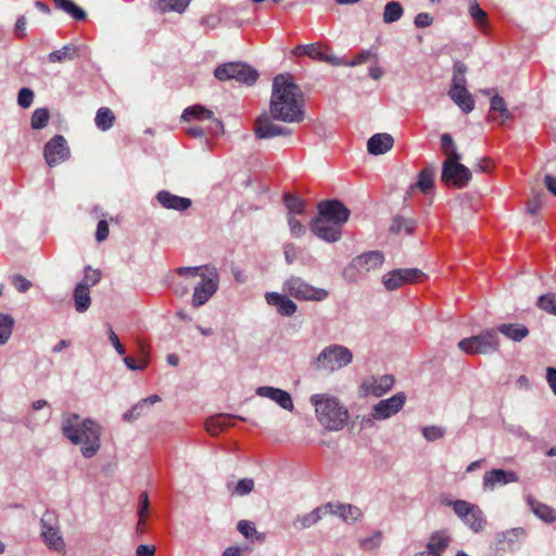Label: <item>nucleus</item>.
Returning <instances> with one entry per match:
<instances>
[{
    "label": "nucleus",
    "instance_id": "9",
    "mask_svg": "<svg viewBox=\"0 0 556 556\" xmlns=\"http://www.w3.org/2000/svg\"><path fill=\"white\" fill-rule=\"evenodd\" d=\"M383 262L384 256L380 251H369L354 257L348 270L350 275H367L379 269Z\"/></svg>",
    "mask_w": 556,
    "mask_h": 556
},
{
    "label": "nucleus",
    "instance_id": "32",
    "mask_svg": "<svg viewBox=\"0 0 556 556\" xmlns=\"http://www.w3.org/2000/svg\"><path fill=\"white\" fill-rule=\"evenodd\" d=\"M450 542L451 538L446 533L442 531L434 532L427 543L426 551L442 556V553L447 548Z\"/></svg>",
    "mask_w": 556,
    "mask_h": 556
},
{
    "label": "nucleus",
    "instance_id": "45",
    "mask_svg": "<svg viewBox=\"0 0 556 556\" xmlns=\"http://www.w3.org/2000/svg\"><path fill=\"white\" fill-rule=\"evenodd\" d=\"M14 319L8 314L0 313V345L8 342L12 334Z\"/></svg>",
    "mask_w": 556,
    "mask_h": 556
},
{
    "label": "nucleus",
    "instance_id": "6",
    "mask_svg": "<svg viewBox=\"0 0 556 556\" xmlns=\"http://www.w3.org/2000/svg\"><path fill=\"white\" fill-rule=\"evenodd\" d=\"M458 348L470 355L497 352L500 339L495 329H488L478 336L465 338L458 342Z\"/></svg>",
    "mask_w": 556,
    "mask_h": 556
},
{
    "label": "nucleus",
    "instance_id": "19",
    "mask_svg": "<svg viewBox=\"0 0 556 556\" xmlns=\"http://www.w3.org/2000/svg\"><path fill=\"white\" fill-rule=\"evenodd\" d=\"M518 481V476L514 471L503 469H492L486 471L483 477V485L486 489H494L497 484H507Z\"/></svg>",
    "mask_w": 556,
    "mask_h": 556
},
{
    "label": "nucleus",
    "instance_id": "23",
    "mask_svg": "<svg viewBox=\"0 0 556 556\" xmlns=\"http://www.w3.org/2000/svg\"><path fill=\"white\" fill-rule=\"evenodd\" d=\"M393 143L394 139L391 135L386 132L376 134L369 138L367 142V150L372 155H379L390 151Z\"/></svg>",
    "mask_w": 556,
    "mask_h": 556
},
{
    "label": "nucleus",
    "instance_id": "44",
    "mask_svg": "<svg viewBox=\"0 0 556 556\" xmlns=\"http://www.w3.org/2000/svg\"><path fill=\"white\" fill-rule=\"evenodd\" d=\"M428 273H424L418 268H397L390 270L387 275L388 278H427Z\"/></svg>",
    "mask_w": 556,
    "mask_h": 556
},
{
    "label": "nucleus",
    "instance_id": "48",
    "mask_svg": "<svg viewBox=\"0 0 556 556\" xmlns=\"http://www.w3.org/2000/svg\"><path fill=\"white\" fill-rule=\"evenodd\" d=\"M453 510L455 514L464 520L466 517L470 515V513L477 511V505L471 504L469 502L463 501V500H456L451 503Z\"/></svg>",
    "mask_w": 556,
    "mask_h": 556
},
{
    "label": "nucleus",
    "instance_id": "59",
    "mask_svg": "<svg viewBox=\"0 0 556 556\" xmlns=\"http://www.w3.org/2000/svg\"><path fill=\"white\" fill-rule=\"evenodd\" d=\"M109 224L106 220H100L97 225L96 240L98 242L104 241L109 237Z\"/></svg>",
    "mask_w": 556,
    "mask_h": 556
},
{
    "label": "nucleus",
    "instance_id": "17",
    "mask_svg": "<svg viewBox=\"0 0 556 556\" xmlns=\"http://www.w3.org/2000/svg\"><path fill=\"white\" fill-rule=\"evenodd\" d=\"M394 378L390 375H384L379 378L369 377L364 379L361 389L364 395H374L380 397L392 389Z\"/></svg>",
    "mask_w": 556,
    "mask_h": 556
},
{
    "label": "nucleus",
    "instance_id": "33",
    "mask_svg": "<svg viewBox=\"0 0 556 556\" xmlns=\"http://www.w3.org/2000/svg\"><path fill=\"white\" fill-rule=\"evenodd\" d=\"M496 331L514 341H521L529 334L528 328L520 324H502Z\"/></svg>",
    "mask_w": 556,
    "mask_h": 556
},
{
    "label": "nucleus",
    "instance_id": "25",
    "mask_svg": "<svg viewBox=\"0 0 556 556\" xmlns=\"http://www.w3.org/2000/svg\"><path fill=\"white\" fill-rule=\"evenodd\" d=\"M236 418V416L227 414L213 416L206 420L205 429L211 435L216 437L227 428L233 426Z\"/></svg>",
    "mask_w": 556,
    "mask_h": 556
},
{
    "label": "nucleus",
    "instance_id": "31",
    "mask_svg": "<svg viewBox=\"0 0 556 556\" xmlns=\"http://www.w3.org/2000/svg\"><path fill=\"white\" fill-rule=\"evenodd\" d=\"M78 47L74 43L63 46L61 49L52 51L48 54L50 63H62L72 61L78 56Z\"/></svg>",
    "mask_w": 556,
    "mask_h": 556
},
{
    "label": "nucleus",
    "instance_id": "8",
    "mask_svg": "<svg viewBox=\"0 0 556 556\" xmlns=\"http://www.w3.org/2000/svg\"><path fill=\"white\" fill-rule=\"evenodd\" d=\"M471 178V170L467 166L463 165L460 161L442 163L441 180L446 186H453L462 189L469 184Z\"/></svg>",
    "mask_w": 556,
    "mask_h": 556
},
{
    "label": "nucleus",
    "instance_id": "63",
    "mask_svg": "<svg viewBox=\"0 0 556 556\" xmlns=\"http://www.w3.org/2000/svg\"><path fill=\"white\" fill-rule=\"evenodd\" d=\"M143 408V404L138 403L131 409L127 410L123 418L126 421H132L134 419L138 418L140 416V410Z\"/></svg>",
    "mask_w": 556,
    "mask_h": 556
},
{
    "label": "nucleus",
    "instance_id": "16",
    "mask_svg": "<svg viewBox=\"0 0 556 556\" xmlns=\"http://www.w3.org/2000/svg\"><path fill=\"white\" fill-rule=\"evenodd\" d=\"M342 227L331 223L325 218L315 217L311 222V231L319 239L332 243L340 240L342 236Z\"/></svg>",
    "mask_w": 556,
    "mask_h": 556
},
{
    "label": "nucleus",
    "instance_id": "1",
    "mask_svg": "<svg viewBox=\"0 0 556 556\" xmlns=\"http://www.w3.org/2000/svg\"><path fill=\"white\" fill-rule=\"evenodd\" d=\"M304 96L291 74H279L273 80L269 113L261 114L254 124V132L260 139L289 136L291 130L279 126L275 121L300 123L304 119Z\"/></svg>",
    "mask_w": 556,
    "mask_h": 556
},
{
    "label": "nucleus",
    "instance_id": "10",
    "mask_svg": "<svg viewBox=\"0 0 556 556\" xmlns=\"http://www.w3.org/2000/svg\"><path fill=\"white\" fill-rule=\"evenodd\" d=\"M292 53L296 56L306 55L312 60L325 62L332 66L344 64L341 59L330 52L328 47L321 43L299 45L293 49Z\"/></svg>",
    "mask_w": 556,
    "mask_h": 556
},
{
    "label": "nucleus",
    "instance_id": "36",
    "mask_svg": "<svg viewBox=\"0 0 556 556\" xmlns=\"http://www.w3.org/2000/svg\"><path fill=\"white\" fill-rule=\"evenodd\" d=\"M528 503L532 511L542 520L546 522H553L556 519L554 509L532 497L528 498Z\"/></svg>",
    "mask_w": 556,
    "mask_h": 556
},
{
    "label": "nucleus",
    "instance_id": "54",
    "mask_svg": "<svg viewBox=\"0 0 556 556\" xmlns=\"http://www.w3.org/2000/svg\"><path fill=\"white\" fill-rule=\"evenodd\" d=\"M445 430L437 426H429L422 429V434L428 441H435L443 438Z\"/></svg>",
    "mask_w": 556,
    "mask_h": 556
},
{
    "label": "nucleus",
    "instance_id": "41",
    "mask_svg": "<svg viewBox=\"0 0 556 556\" xmlns=\"http://www.w3.org/2000/svg\"><path fill=\"white\" fill-rule=\"evenodd\" d=\"M403 7L397 1H390L386 4L383 11V22L391 24L399 21L403 15Z\"/></svg>",
    "mask_w": 556,
    "mask_h": 556
},
{
    "label": "nucleus",
    "instance_id": "15",
    "mask_svg": "<svg viewBox=\"0 0 556 556\" xmlns=\"http://www.w3.org/2000/svg\"><path fill=\"white\" fill-rule=\"evenodd\" d=\"M405 401L406 395L404 392H399L390 399L381 400L372 407L371 417L379 420L390 418L402 409Z\"/></svg>",
    "mask_w": 556,
    "mask_h": 556
},
{
    "label": "nucleus",
    "instance_id": "53",
    "mask_svg": "<svg viewBox=\"0 0 556 556\" xmlns=\"http://www.w3.org/2000/svg\"><path fill=\"white\" fill-rule=\"evenodd\" d=\"M34 100V91L29 88H22L18 91L17 103L20 106L27 109L31 105Z\"/></svg>",
    "mask_w": 556,
    "mask_h": 556
},
{
    "label": "nucleus",
    "instance_id": "51",
    "mask_svg": "<svg viewBox=\"0 0 556 556\" xmlns=\"http://www.w3.org/2000/svg\"><path fill=\"white\" fill-rule=\"evenodd\" d=\"M287 219L293 237L300 238L306 233V227L294 215H288Z\"/></svg>",
    "mask_w": 556,
    "mask_h": 556
},
{
    "label": "nucleus",
    "instance_id": "37",
    "mask_svg": "<svg viewBox=\"0 0 556 556\" xmlns=\"http://www.w3.org/2000/svg\"><path fill=\"white\" fill-rule=\"evenodd\" d=\"M94 122L99 129L106 131L113 127L115 115L109 108H100L97 111Z\"/></svg>",
    "mask_w": 556,
    "mask_h": 556
},
{
    "label": "nucleus",
    "instance_id": "61",
    "mask_svg": "<svg viewBox=\"0 0 556 556\" xmlns=\"http://www.w3.org/2000/svg\"><path fill=\"white\" fill-rule=\"evenodd\" d=\"M381 542V534L378 532L372 538L364 539L361 541V546L364 549H372L377 547Z\"/></svg>",
    "mask_w": 556,
    "mask_h": 556
},
{
    "label": "nucleus",
    "instance_id": "57",
    "mask_svg": "<svg viewBox=\"0 0 556 556\" xmlns=\"http://www.w3.org/2000/svg\"><path fill=\"white\" fill-rule=\"evenodd\" d=\"M543 201L541 195H535L527 202L526 210L529 214L535 215L542 207Z\"/></svg>",
    "mask_w": 556,
    "mask_h": 556
},
{
    "label": "nucleus",
    "instance_id": "42",
    "mask_svg": "<svg viewBox=\"0 0 556 556\" xmlns=\"http://www.w3.org/2000/svg\"><path fill=\"white\" fill-rule=\"evenodd\" d=\"M468 13L475 21L476 25L484 30L488 27L489 18L484 10L481 9L478 2H472L468 8Z\"/></svg>",
    "mask_w": 556,
    "mask_h": 556
},
{
    "label": "nucleus",
    "instance_id": "30",
    "mask_svg": "<svg viewBox=\"0 0 556 556\" xmlns=\"http://www.w3.org/2000/svg\"><path fill=\"white\" fill-rule=\"evenodd\" d=\"M73 296L76 311L79 313L86 312L91 304L90 286L85 282L78 283L74 290Z\"/></svg>",
    "mask_w": 556,
    "mask_h": 556
},
{
    "label": "nucleus",
    "instance_id": "55",
    "mask_svg": "<svg viewBox=\"0 0 556 556\" xmlns=\"http://www.w3.org/2000/svg\"><path fill=\"white\" fill-rule=\"evenodd\" d=\"M124 362L127 365V367L130 369L143 370L148 367V358L147 357L139 358V361H137L131 356H126L124 358Z\"/></svg>",
    "mask_w": 556,
    "mask_h": 556
},
{
    "label": "nucleus",
    "instance_id": "28",
    "mask_svg": "<svg viewBox=\"0 0 556 556\" xmlns=\"http://www.w3.org/2000/svg\"><path fill=\"white\" fill-rule=\"evenodd\" d=\"M328 514L337 515L345 522H354L362 517V510L358 507L341 503H331V510H328Z\"/></svg>",
    "mask_w": 556,
    "mask_h": 556
},
{
    "label": "nucleus",
    "instance_id": "3",
    "mask_svg": "<svg viewBox=\"0 0 556 556\" xmlns=\"http://www.w3.org/2000/svg\"><path fill=\"white\" fill-rule=\"evenodd\" d=\"M311 403L315 406L318 421L330 431H338L348 421V409L340 404L337 397L329 394H314Z\"/></svg>",
    "mask_w": 556,
    "mask_h": 556
},
{
    "label": "nucleus",
    "instance_id": "56",
    "mask_svg": "<svg viewBox=\"0 0 556 556\" xmlns=\"http://www.w3.org/2000/svg\"><path fill=\"white\" fill-rule=\"evenodd\" d=\"M433 23V17L426 12L418 13L415 16L414 24L417 28L428 27Z\"/></svg>",
    "mask_w": 556,
    "mask_h": 556
},
{
    "label": "nucleus",
    "instance_id": "26",
    "mask_svg": "<svg viewBox=\"0 0 556 556\" xmlns=\"http://www.w3.org/2000/svg\"><path fill=\"white\" fill-rule=\"evenodd\" d=\"M266 301L269 305L276 306L279 314L283 316H291L296 311V305L294 302H292L286 295L276 292L266 293Z\"/></svg>",
    "mask_w": 556,
    "mask_h": 556
},
{
    "label": "nucleus",
    "instance_id": "24",
    "mask_svg": "<svg viewBox=\"0 0 556 556\" xmlns=\"http://www.w3.org/2000/svg\"><path fill=\"white\" fill-rule=\"evenodd\" d=\"M217 283L215 280H201L194 288L192 305L199 307L206 303L208 299L216 292Z\"/></svg>",
    "mask_w": 556,
    "mask_h": 556
},
{
    "label": "nucleus",
    "instance_id": "4",
    "mask_svg": "<svg viewBox=\"0 0 556 556\" xmlns=\"http://www.w3.org/2000/svg\"><path fill=\"white\" fill-rule=\"evenodd\" d=\"M466 72L467 66L463 62L456 61L454 63V74L448 97L465 113H469L475 109V100L466 88Z\"/></svg>",
    "mask_w": 556,
    "mask_h": 556
},
{
    "label": "nucleus",
    "instance_id": "13",
    "mask_svg": "<svg viewBox=\"0 0 556 556\" xmlns=\"http://www.w3.org/2000/svg\"><path fill=\"white\" fill-rule=\"evenodd\" d=\"M56 516L52 511H46L41 518L42 536L50 548L62 552L65 543L59 534Z\"/></svg>",
    "mask_w": 556,
    "mask_h": 556
},
{
    "label": "nucleus",
    "instance_id": "11",
    "mask_svg": "<svg viewBox=\"0 0 556 556\" xmlns=\"http://www.w3.org/2000/svg\"><path fill=\"white\" fill-rule=\"evenodd\" d=\"M71 151L62 135L52 137L43 148V156L50 167H54L70 159Z\"/></svg>",
    "mask_w": 556,
    "mask_h": 556
},
{
    "label": "nucleus",
    "instance_id": "29",
    "mask_svg": "<svg viewBox=\"0 0 556 556\" xmlns=\"http://www.w3.org/2000/svg\"><path fill=\"white\" fill-rule=\"evenodd\" d=\"M175 274L178 276H192L199 278H217L218 271L215 266L202 265L194 267H178L175 269Z\"/></svg>",
    "mask_w": 556,
    "mask_h": 556
},
{
    "label": "nucleus",
    "instance_id": "2",
    "mask_svg": "<svg viewBox=\"0 0 556 556\" xmlns=\"http://www.w3.org/2000/svg\"><path fill=\"white\" fill-rule=\"evenodd\" d=\"M62 433L73 444L80 445L86 458L93 457L101 446L102 427L90 418L81 419L76 413L66 414L62 421Z\"/></svg>",
    "mask_w": 556,
    "mask_h": 556
},
{
    "label": "nucleus",
    "instance_id": "20",
    "mask_svg": "<svg viewBox=\"0 0 556 556\" xmlns=\"http://www.w3.org/2000/svg\"><path fill=\"white\" fill-rule=\"evenodd\" d=\"M434 175L435 167L433 165L422 168L418 174L417 181L407 189V195H410L416 189L420 190L424 194L430 192L434 185Z\"/></svg>",
    "mask_w": 556,
    "mask_h": 556
},
{
    "label": "nucleus",
    "instance_id": "40",
    "mask_svg": "<svg viewBox=\"0 0 556 556\" xmlns=\"http://www.w3.org/2000/svg\"><path fill=\"white\" fill-rule=\"evenodd\" d=\"M227 489L231 495L243 496L251 493L254 489V480L244 478L239 480L236 484L233 482L227 483Z\"/></svg>",
    "mask_w": 556,
    "mask_h": 556
},
{
    "label": "nucleus",
    "instance_id": "58",
    "mask_svg": "<svg viewBox=\"0 0 556 556\" xmlns=\"http://www.w3.org/2000/svg\"><path fill=\"white\" fill-rule=\"evenodd\" d=\"M371 56H374V55L370 51H362L350 62L343 61V63H344L343 65L344 66H357V65H361V64L367 62Z\"/></svg>",
    "mask_w": 556,
    "mask_h": 556
},
{
    "label": "nucleus",
    "instance_id": "18",
    "mask_svg": "<svg viewBox=\"0 0 556 556\" xmlns=\"http://www.w3.org/2000/svg\"><path fill=\"white\" fill-rule=\"evenodd\" d=\"M156 199L159 203L167 210L186 211L191 206V200L189 198L178 197L166 190L157 192Z\"/></svg>",
    "mask_w": 556,
    "mask_h": 556
},
{
    "label": "nucleus",
    "instance_id": "64",
    "mask_svg": "<svg viewBox=\"0 0 556 556\" xmlns=\"http://www.w3.org/2000/svg\"><path fill=\"white\" fill-rule=\"evenodd\" d=\"M546 380H547L551 389L553 390L554 394L556 395V368L547 367Z\"/></svg>",
    "mask_w": 556,
    "mask_h": 556
},
{
    "label": "nucleus",
    "instance_id": "52",
    "mask_svg": "<svg viewBox=\"0 0 556 556\" xmlns=\"http://www.w3.org/2000/svg\"><path fill=\"white\" fill-rule=\"evenodd\" d=\"M538 305L546 312L556 314V295L545 294L540 296Z\"/></svg>",
    "mask_w": 556,
    "mask_h": 556
},
{
    "label": "nucleus",
    "instance_id": "35",
    "mask_svg": "<svg viewBox=\"0 0 556 556\" xmlns=\"http://www.w3.org/2000/svg\"><path fill=\"white\" fill-rule=\"evenodd\" d=\"M495 113L500 114V123L503 124L504 122L508 121L511 117L510 112L508 111L504 98L495 94L491 98L490 102V118L496 119Z\"/></svg>",
    "mask_w": 556,
    "mask_h": 556
},
{
    "label": "nucleus",
    "instance_id": "46",
    "mask_svg": "<svg viewBox=\"0 0 556 556\" xmlns=\"http://www.w3.org/2000/svg\"><path fill=\"white\" fill-rule=\"evenodd\" d=\"M58 9L63 10L73 16L76 21H84L86 18V12L76 5L72 0H62L58 5Z\"/></svg>",
    "mask_w": 556,
    "mask_h": 556
},
{
    "label": "nucleus",
    "instance_id": "60",
    "mask_svg": "<svg viewBox=\"0 0 556 556\" xmlns=\"http://www.w3.org/2000/svg\"><path fill=\"white\" fill-rule=\"evenodd\" d=\"M149 496L147 492H142L139 496V508H138V516L139 517H147L149 511Z\"/></svg>",
    "mask_w": 556,
    "mask_h": 556
},
{
    "label": "nucleus",
    "instance_id": "62",
    "mask_svg": "<svg viewBox=\"0 0 556 556\" xmlns=\"http://www.w3.org/2000/svg\"><path fill=\"white\" fill-rule=\"evenodd\" d=\"M109 339H110L111 343L114 345V348L116 349L117 353L119 355H125L126 350L123 346V344L121 343L117 334L113 331L112 328H110V330H109Z\"/></svg>",
    "mask_w": 556,
    "mask_h": 556
},
{
    "label": "nucleus",
    "instance_id": "12",
    "mask_svg": "<svg viewBox=\"0 0 556 556\" xmlns=\"http://www.w3.org/2000/svg\"><path fill=\"white\" fill-rule=\"evenodd\" d=\"M318 217L342 227L350 217L349 208L339 200H325L318 203Z\"/></svg>",
    "mask_w": 556,
    "mask_h": 556
},
{
    "label": "nucleus",
    "instance_id": "21",
    "mask_svg": "<svg viewBox=\"0 0 556 556\" xmlns=\"http://www.w3.org/2000/svg\"><path fill=\"white\" fill-rule=\"evenodd\" d=\"M181 118L185 121H211L216 128L223 129V123L214 117L213 111L202 105H191L185 109Z\"/></svg>",
    "mask_w": 556,
    "mask_h": 556
},
{
    "label": "nucleus",
    "instance_id": "43",
    "mask_svg": "<svg viewBox=\"0 0 556 556\" xmlns=\"http://www.w3.org/2000/svg\"><path fill=\"white\" fill-rule=\"evenodd\" d=\"M283 203L289 211L288 215H300L304 213L305 203L300 198L286 193L283 195Z\"/></svg>",
    "mask_w": 556,
    "mask_h": 556
},
{
    "label": "nucleus",
    "instance_id": "7",
    "mask_svg": "<svg viewBox=\"0 0 556 556\" xmlns=\"http://www.w3.org/2000/svg\"><path fill=\"white\" fill-rule=\"evenodd\" d=\"M214 76L220 81L236 80L251 86L257 80L258 73L245 63L229 62L216 67Z\"/></svg>",
    "mask_w": 556,
    "mask_h": 556
},
{
    "label": "nucleus",
    "instance_id": "22",
    "mask_svg": "<svg viewBox=\"0 0 556 556\" xmlns=\"http://www.w3.org/2000/svg\"><path fill=\"white\" fill-rule=\"evenodd\" d=\"M256 393L261 396H265L275 401L287 410L293 409V402L290 394L281 389H276L273 387H260Z\"/></svg>",
    "mask_w": 556,
    "mask_h": 556
},
{
    "label": "nucleus",
    "instance_id": "34",
    "mask_svg": "<svg viewBox=\"0 0 556 556\" xmlns=\"http://www.w3.org/2000/svg\"><path fill=\"white\" fill-rule=\"evenodd\" d=\"M441 141V151L445 156L444 162L451 161H460L462 155L457 150V147L452 138V136L447 132L443 134L440 138Z\"/></svg>",
    "mask_w": 556,
    "mask_h": 556
},
{
    "label": "nucleus",
    "instance_id": "50",
    "mask_svg": "<svg viewBox=\"0 0 556 556\" xmlns=\"http://www.w3.org/2000/svg\"><path fill=\"white\" fill-rule=\"evenodd\" d=\"M238 531L247 539L256 536L258 541L264 540V534L257 533L256 528L253 522L248 520H240L237 526Z\"/></svg>",
    "mask_w": 556,
    "mask_h": 556
},
{
    "label": "nucleus",
    "instance_id": "38",
    "mask_svg": "<svg viewBox=\"0 0 556 556\" xmlns=\"http://www.w3.org/2000/svg\"><path fill=\"white\" fill-rule=\"evenodd\" d=\"M190 2L191 0H156V7L163 13L172 11L182 13Z\"/></svg>",
    "mask_w": 556,
    "mask_h": 556
},
{
    "label": "nucleus",
    "instance_id": "47",
    "mask_svg": "<svg viewBox=\"0 0 556 556\" xmlns=\"http://www.w3.org/2000/svg\"><path fill=\"white\" fill-rule=\"evenodd\" d=\"M50 113L46 108L36 109L30 118V125L34 129H42L48 125Z\"/></svg>",
    "mask_w": 556,
    "mask_h": 556
},
{
    "label": "nucleus",
    "instance_id": "27",
    "mask_svg": "<svg viewBox=\"0 0 556 556\" xmlns=\"http://www.w3.org/2000/svg\"><path fill=\"white\" fill-rule=\"evenodd\" d=\"M328 510H331V503L321 505L308 514L298 517L294 521L296 529H305L318 522L323 516L328 515Z\"/></svg>",
    "mask_w": 556,
    "mask_h": 556
},
{
    "label": "nucleus",
    "instance_id": "39",
    "mask_svg": "<svg viewBox=\"0 0 556 556\" xmlns=\"http://www.w3.org/2000/svg\"><path fill=\"white\" fill-rule=\"evenodd\" d=\"M415 229V222L409 218H404L402 216H395L390 226V231L394 235H400L402 232L406 235H410Z\"/></svg>",
    "mask_w": 556,
    "mask_h": 556
},
{
    "label": "nucleus",
    "instance_id": "5",
    "mask_svg": "<svg viewBox=\"0 0 556 556\" xmlns=\"http://www.w3.org/2000/svg\"><path fill=\"white\" fill-rule=\"evenodd\" d=\"M352 359L353 354L348 348L339 344H331L319 353L313 362V367L316 370L334 371L349 365Z\"/></svg>",
    "mask_w": 556,
    "mask_h": 556
},
{
    "label": "nucleus",
    "instance_id": "49",
    "mask_svg": "<svg viewBox=\"0 0 556 556\" xmlns=\"http://www.w3.org/2000/svg\"><path fill=\"white\" fill-rule=\"evenodd\" d=\"M466 525L470 527L475 532H479L483 529L485 525V519L483 518L482 510L477 506V511L470 513L468 517L463 520Z\"/></svg>",
    "mask_w": 556,
    "mask_h": 556
},
{
    "label": "nucleus",
    "instance_id": "14",
    "mask_svg": "<svg viewBox=\"0 0 556 556\" xmlns=\"http://www.w3.org/2000/svg\"><path fill=\"white\" fill-rule=\"evenodd\" d=\"M288 291L290 295L303 301H321L328 296L327 290L314 288L305 280H288Z\"/></svg>",
    "mask_w": 556,
    "mask_h": 556
}]
</instances>
